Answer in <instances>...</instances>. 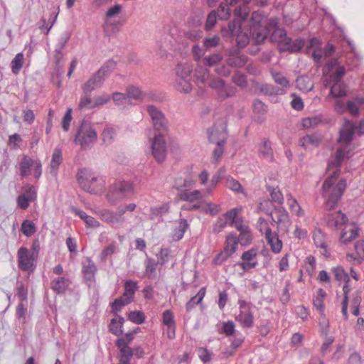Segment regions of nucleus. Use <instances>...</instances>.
I'll return each mask as SVG.
<instances>
[{"mask_svg": "<svg viewBox=\"0 0 364 364\" xmlns=\"http://www.w3.org/2000/svg\"><path fill=\"white\" fill-rule=\"evenodd\" d=\"M321 143V138L317 135H306L304 136L300 141L301 146H305L307 144H311L317 146Z\"/></svg>", "mask_w": 364, "mask_h": 364, "instance_id": "42", "label": "nucleus"}, {"mask_svg": "<svg viewBox=\"0 0 364 364\" xmlns=\"http://www.w3.org/2000/svg\"><path fill=\"white\" fill-rule=\"evenodd\" d=\"M209 141L216 145L225 144L228 134L223 122L215 124L208 130Z\"/></svg>", "mask_w": 364, "mask_h": 364, "instance_id": "9", "label": "nucleus"}, {"mask_svg": "<svg viewBox=\"0 0 364 364\" xmlns=\"http://www.w3.org/2000/svg\"><path fill=\"white\" fill-rule=\"evenodd\" d=\"M121 23L119 21H112L107 19L103 26L105 34L110 36L116 34L119 31Z\"/></svg>", "mask_w": 364, "mask_h": 364, "instance_id": "26", "label": "nucleus"}, {"mask_svg": "<svg viewBox=\"0 0 364 364\" xmlns=\"http://www.w3.org/2000/svg\"><path fill=\"white\" fill-rule=\"evenodd\" d=\"M225 186L235 191V192H242L243 189L242 188L241 184L236 180H235L232 177L228 176L226 179Z\"/></svg>", "mask_w": 364, "mask_h": 364, "instance_id": "50", "label": "nucleus"}, {"mask_svg": "<svg viewBox=\"0 0 364 364\" xmlns=\"http://www.w3.org/2000/svg\"><path fill=\"white\" fill-rule=\"evenodd\" d=\"M259 153L262 158L270 161L273 160V151L271 147V143L268 139H262V144L259 146Z\"/></svg>", "mask_w": 364, "mask_h": 364, "instance_id": "21", "label": "nucleus"}, {"mask_svg": "<svg viewBox=\"0 0 364 364\" xmlns=\"http://www.w3.org/2000/svg\"><path fill=\"white\" fill-rule=\"evenodd\" d=\"M259 90L265 95H273L279 94V88L271 85L264 84L261 85Z\"/></svg>", "mask_w": 364, "mask_h": 364, "instance_id": "53", "label": "nucleus"}, {"mask_svg": "<svg viewBox=\"0 0 364 364\" xmlns=\"http://www.w3.org/2000/svg\"><path fill=\"white\" fill-rule=\"evenodd\" d=\"M237 89L235 87L231 85H227L225 82L223 86L221 87L220 90L217 92L219 97L221 99H225L228 97H232L236 93Z\"/></svg>", "mask_w": 364, "mask_h": 364, "instance_id": "33", "label": "nucleus"}, {"mask_svg": "<svg viewBox=\"0 0 364 364\" xmlns=\"http://www.w3.org/2000/svg\"><path fill=\"white\" fill-rule=\"evenodd\" d=\"M236 319L241 322L244 327L250 328L253 325V315L249 311L247 313L242 315V313L236 317Z\"/></svg>", "mask_w": 364, "mask_h": 364, "instance_id": "41", "label": "nucleus"}, {"mask_svg": "<svg viewBox=\"0 0 364 364\" xmlns=\"http://www.w3.org/2000/svg\"><path fill=\"white\" fill-rule=\"evenodd\" d=\"M68 285V280L63 277H60L52 282L51 288L56 293L62 294L65 292Z\"/></svg>", "mask_w": 364, "mask_h": 364, "instance_id": "24", "label": "nucleus"}, {"mask_svg": "<svg viewBox=\"0 0 364 364\" xmlns=\"http://www.w3.org/2000/svg\"><path fill=\"white\" fill-rule=\"evenodd\" d=\"M21 229L26 237L31 236L36 231L35 224L29 220H26L22 223Z\"/></svg>", "mask_w": 364, "mask_h": 364, "instance_id": "40", "label": "nucleus"}, {"mask_svg": "<svg viewBox=\"0 0 364 364\" xmlns=\"http://www.w3.org/2000/svg\"><path fill=\"white\" fill-rule=\"evenodd\" d=\"M119 350V362L122 363L129 364L132 358L133 357L132 348L128 346H122L117 347Z\"/></svg>", "mask_w": 364, "mask_h": 364, "instance_id": "30", "label": "nucleus"}, {"mask_svg": "<svg viewBox=\"0 0 364 364\" xmlns=\"http://www.w3.org/2000/svg\"><path fill=\"white\" fill-rule=\"evenodd\" d=\"M205 294V288H201L198 294L193 296L189 301L187 302L186 305V310L188 311H191L193 308L196 306L198 304H200L203 300L204 296Z\"/></svg>", "mask_w": 364, "mask_h": 364, "instance_id": "35", "label": "nucleus"}, {"mask_svg": "<svg viewBox=\"0 0 364 364\" xmlns=\"http://www.w3.org/2000/svg\"><path fill=\"white\" fill-rule=\"evenodd\" d=\"M235 324L232 321L223 323L222 332L227 336H232L235 333Z\"/></svg>", "mask_w": 364, "mask_h": 364, "instance_id": "58", "label": "nucleus"}, {"mask_svg": "<svg viewBox=\"0 0 364 364\" xmlns=\"http://www.w3.org/2000/svg\"><path fill=\"white\" fill-rule=\"evenodd\" d=\"M112 100L114 104L117 106L124 105L126 104L132 105V102L129 101V97L127 96L126 93L122 92H114L112 95Z\"/></svg>", "mask_w": 364, "mask_h": 364, "instance_id": "44", "label": "nucleus"}, {"mask_svg": "<svg viewBox=\"0 0 364 364\" xmlns=\"http://www.w3.org/2000/svg\"><path fill=\"white\" fill-rule=\"evenodd\" d=\"M358 236V229L356 228H351L349 231V235L347 232H343L341 233V238L343 240L344 243L350 242Z\"/></svg>", "mask_w": 364, "mask_h": 364, "instance_id": "57", "label": "nucleus"}, {"mask_svg": "<svg viewBox=\"0 0 364 364\" xmlns=\"http://www.w3.org/2000/svg\"><path fill=\"white\" fill-rule=\"evenodd\" d=\"M62 162L61 151L58 149H55L52 156V159L50 164V174L56 176L57 170L59 165Z\"/></svg>", "mask_w": 364, "mask_h": 364, "instance_id": "28", "label": "nucleus"}, {"mask_svg": "<svg viewBox=\"0 0 364 364\" xmlns=\"http://www.w3.org/2000/svg\"><path fill=\"white\" fill-rule=\"evenodd\" d=\"M23 55L18 53L11 61V70L14 74L18 73L23 66Z\"/></svg>", "mask_w": 364, "mask_h": 364, "instance_id": "45", "label": "nucleus"}, {"mask_svg": "<svg viewBox=\"0 0 364 364\" xmlns=\"http://www.w3.org/2000/svg\"><path fill=\"white\" fill-rule=\"evenodd\" d=\"M176 87L180 92H190L192 90L191 78H176Z\"/></svg>", "mask_w": 364, "mask_h": 364, "instance_id": "32", "label": "nucleus"}, {"mask_svg": "<svg viewBox=\"0 0 364 364\" xmlns=\"http://www.w3.org/2000/svg\"><path fill=\"white\" fill-rule=\"evenodd\" d=\"M336 279L338 282L343 281L345 283L349 282V276L342 267H338L333 269Z\"/></svg>", "mask_w": 364, "mask_h": 364, "instance_id": "47", "label": "nucleus"}, {"mask_svg": "<svg viewBox=\"0 0 364 364\" xmlns=\"http://www.w3.org/2000/svg\"><path fill=\"white\" fill-rule=\"evenodd\" d=\"M355 129L356 127L353 122L348 119H346L343 127L340 130L338 141L346 144L350 143L353 140Z\"/></svg>", "mask_w": 364, "mask_h": 364, "instance_id": "15", "label": "nucleus"}, {"mask_svg": "<svg viewBox=\"0 0 364 364\" xmlns=\"http://www.w3.org/2000/svg\"><path fill=\"white\" fill-rule=\"evenodd\" d=\"M241 21L243 20L238 18V19L229 22L228 28L223 27L221 28L223 36L225 38L235 36V34H237V33H238L241 29Z\"/></svg>", "mask_w": 364, "mask_h": 364, "instance_id": "17", "label": "nucleus"}, {"mask_svg": "<svg viewBox=\"0 0 364 364\" xmlns=\"http://www.w3.org/2000/svg\"><path fill=\"white\" fill-rule=\"evenodd\" d=\"M278 23L277 18H267L261 11H254L250 21L241 22V29L237 34L236 42L239 47H245L252 38L256 43L261 44L267 38V30Z\"/></svg>", "mask_w": 364, "mask_h": 364, "instance_id": "1", "label": "nucleus"}, {"mask_svg": "<svg viewBox=\"0 0 364 364\" xmlns=\"http://www.w3.org/2000/svg\"><path fill=\"white\" fill-rule=\"evenodd\" d=\"M253 107L257 113L264 114L267 112V106L259 100L254 101Z\"/></svg>", "mask_w": 364, "mask_h": 364, "instance_id": "64", "label": "nucleus"}, {"mask_svg": "<svg viewBox=\"0 0 364 364\" xmlns=\"http://www.w3.org/2000/svg\"><path fill=\"white\" fill-rule=\"evenodd\" d=\"M350 156V151H346V148H340L338 149L335 154V158L330 162V166L339 167L343 159L346 158H349Z\"/></svg>", "mask_w": 364, "mask_h": 364, "instance_id": "22", "label": "nucleus"}, {"mask_svg": "<svg viewBox=\"0 0 364 364\" xmlns=\"http://www.w3.org/2000/svg\"><path fill=\"white\" fill-rule=\"evenodd\" d=\"M146 111L151 118L153 128L157 134H167L168 122L164 113L156 106L149 105Z\"/></svg>", "mask_w": 364, "mask_h": 364, "instance_id": "5", "label": "nucleus"}, {"mask_svg": "<svg viewBox=\"0 0 364 364\" xmlns=\"http://www.w3.org/2000/svg\"><path fill=\"white\" fill-rule=\"evenodd\" d=\"M134 338V336L131 332H129L126 334H124V336L118 338L116 342L115 345L117 347H121L122 346H129V344L132 343Z\"/></svg>", "mask_w": 364, "mask_h": 364, "instance_id": "49", "label": "nucleus"}, {"mask_svg": "<svg viewBox=\"0 0 364 364\" xmlns=\"http://www.w3.org/2000/svg\"><path fill=\"white\" fill-rule=\"evenodd\" d=\"M180 199L186 201L193 202L201 198V193L199 191L192 192L181 191L178 194Z\"/></svg>", "mask_w": 364, "mask_h": 364, "instance_id": "37", "label": "nucleus"}, {"mask_svg": "<svg viewBox=\"0 0 364 364\" xmlns=\"http://www.w3.org/2000/svg\"><path fill=\"white\" fill-rule=\"evenodd\" d=\"M97 138L95 130L92 127L90 122L82 120L75 138V142L80 144L83 149L94 144Z\"/></svg>", "mask_w": 364, "mask_h": 364, "instance_id": "4", "label": "nucleus"}, {"mask_svg": "<svg viewBox=\"0 0 364 364\" xmlns=\"http://www.w3.org/2000/svg\"><path fill=\"white\" fill-rule=\"evenodd\" d=\"M82 272L86 280L92 281L94 279L97 267L90 258H87L85 261L82 262Z\"/></svg>", "mask_w": 364, "mask_h": 364, "instance_id": "19", "label": "nucleus"}, {"mask_svg": "<svg viewBox=\"0 0 364 364\" xmlns=\"http://www.w3.org/2000/svg\"><path fill=\"white\" fill-rule=\"evenodd\" d=\"M129 319L134 323L141 324L144 322V314L139 311H131L129 314Z\"/></svg>", "mask_w": 364, "mask_h": 364, "instance_id": "48", "label": "nucleus"}, {"mask_svg": "<svg viewBox=\"0 0 364 364\" xmlns=\"http://www.w3.org/2000/svg\"><path fill=\"white\" fill-rule=\"evenodd\" d=\"M232 80L234 83H235L237 86L244 87L247 85V77L246 75L241 74L240 72H236L232 77Z\"/></svg>", "mask_w": 364, "mask_h": 364, "instance_id": "52", "label": "nucleus"}, {"mask_svg": "<svg viewBox=\"0 0 364 364\" xmlns=\"http://www.w3.org/2000/svg\"><path fill=\"white\" fill-rule=\"evenodd\" d=\"M176 78H191L193 66L190 63H179L175 68Z\"/></svg>", "mask_w": 364, "mask_h": 364, "instance_id": "18", "label": "nucleus"}, {"mask_svg": "<svg viewBox=\"0 0 364 364\" xmlns=\"http://www.w3.org/2000/svg\"><path fill=\"white\" fill-rule=\"evenodd\" d=\"M132 301V299L124 298V296L116 299L111 304L112 313L114 316H117L118 312L122 310V307L129 304Z\"/></svg>", "mask_w": 364, "mask_h": 364, "instance_id": "29", "label": "nucleus"}, {"mask_svg": "<svg viewBox=\"0 0 364 364\" xmlns=\"http://www.w3.org/2000/svg\"><path fill=\"white\" fill-rule=\"evenodd\" d=\"M252 237L248 228L240 231L238 238L237 237V242H239L242 245L250 243Z\"/></svg>", "mask_w": 364, "mask_h": 364, "instance_id": "51", "label": "nucleus"}, {"mask_svg": "<svg viewBox=\"0 0 364 364\" xmlns=\"http://www.w3.org/2000/svg\"><path fill=\"white\" fill-rule=\"evenodd\" d=\"M101 219L112 225L122 224L125 221L124 211L117 209V212H112L108 210H102L100 213Z\"/></svg>", "mask_w": 364, "mask_h": 364, "instance_id": "11", "label": "nucleus"}, {"mask_svg": "<svg viewBox=\"0 0 364 364\" xmlns=\"http://www.w3.org/2000/svg\"><path fill=\"white\" fill-rule=\"evenodd\" d=\"M217 12L213 10L210 12L208 15L206 23L205 25V28L208 31L212 29V28L215 26L217 21Z\"/></svg>", "mask_w": 364, "mask_h": 364, "instance_id": "56", "label": "nucleus"}, {"mask_svg": "<svg viewBox=\"0 0 364 364\" xmlns=\"http://www.w3.org/2000/svg\"><path fill=\"white\" fill-rule=\"evenodd\" d=\"M132 193L133 186L130 182L119 181L110 187L107 198L109 203L114 205Z\"/></svg>", "mask_w": 364, "mask_h": 364, "instance_id": "6", "label": "nucleus"}, {"mask_svg": "<svg viewBox=\"0 0 364 364\" xmlns=\"http://www.w3.org/2000/svg\"><path fill=\"white\" fill-rule=\"evenodd\" d=\"M18 267L23 271H28L33 265V256L27 248L21 247L18 251Z\"/></svg>", "mask_w": 364, "mask_h": 364, "instance_id": "12", "label": "nucleus"}, {"mask_svg": "<svg viewBox=\"0 0 364 364\" xmlns=\"http://www.w3.org/2000/svg\"><path fill=\"white\" fill-rule=\"evenodd\" d=\"M23 193L22 196H24L26 198H27L29 200L32 201L36 199V191L33 186H26L23 188Z\"/></svg>", "mask_w": 364, "mask_h": 364, "instance_id": "61", "label": "nucleus"}, {"mask_svg": "<svg viewBox=\"0 0 364 364\" xmlns=\"http://www.w3.org/2000/svg\"><path fill=\"white\" fill-rule=\"evenodd\" d=\"M247 59L245 55L239 54L237 52L235 51L229 55L226 63L232 68H242L246 64Z\"/></svg>", "mask_w": 364, "mask_h": 364, "instance_id": "16", "label": "nucleus"}, {"mask_svg": "<svg viewBox=\"0 0 364 364\" xmlns=\"http://www.w3.org/2000/svg\"><path fill=\"white\" fill-rule=\"evenodd\" d=\"M127 96L129 97V102H132V100H139L141 99L142 92L141 91L135 86H129L127 88Z\"/></svg>", "mask_w": 364, "mask_h": 364, "instance_id": "43", "label": "nucleus"}, {"mask_svg": "<svg viewBox=\"0 0 364 364\" xmlns=\"http://www.w3.org/2000/svg\"><path fill=\"white\" fill-rule=\"evenodd\" d=\"M221 45V39L220 38L217 36L214 35L212 36H209L207 38H205L203 39V48L205 50H210L213 48H216Z\"/></svg>", "mask_w": 364, "mask_h": 364, "instance_id": "36", "label": "nucleus"}, {"mask_svg": "<svg viewBox=\"0 0 364 364\" xmlns=\"http://www.w3.org/2000/svg\"><path fill=\"white\" fill-rule=\"evenodd\" d=\"M339 173L340 170L338 169L325 180L322 186L323 193H326V192L330 191L333 185L335 183L337 178L338 177Z\"/></svg>", "mask_w": 364, "mask_h": 364, "instance_id": "39", "label": "nucleus"}, {"mask_svg": "<svg viewBox=\"0 0 364 364\" xmlns=\"http://www.w3.org/2000/svg\"><path fill=\"white\" fill-rule=\"evenodd\" d=\"M73 211L90 227L97 228L100 225V223L93 217L87 215L84 211L73 208Z\"/></svg>", "mask_w": 364, "mask_h": 364, "instance_id": "31", "label": "nucleus"}, {"mask_svg": "<svg viewBox=\"0 0 364 364\" xmlns=\"http://www.w3.org/2000/svg\"><path fill=\"white\" fill-rule=\"evenodd\" d=\"M267 190L270 193L272 199L273 201L278 203L279 204H282L284 202L283 196L279 190H276V188L267 187Z\"/></svg>", "mask_w": 364, "mask_h": 364, "instance_id": "55", "label": "nucleus"}, {"mask_svg": "<svg viewBox=\"0 0 364 364\" xmlns=\"http://www.w3.org/2000/svg\"><path fill=\"white\" fill-rule=\"evenodd\" d=\"M124 289L125 292L124 293L123 296L129 298L128 296H129V299H132L133 295L137 289L136 284L132 280H127L125 282Z\"/></svg>", "mask_w": 364, "mask_h": 364, "instance_id": "46", "label": "nucleus"}, {"mask_svg": "<svg viewBox=\"0 0 364 364\" xmlns=\"http://www.w3.org/2000/svg\"><path fill=\"white\" fill-rule=\"evenodd\" d=\"M226 243L227 245L224 250L221 252L216 258V260H219L220 262L227 259L235 252L237 245V236L232 234L230 235L227 237Z\"/></svg>", "mask_w": 364, "mask_h": 364, "instance_id": "13", "label": "nucleus"}, {"mask_svg": "<svg viewBox=\"0 0 364 364\" xmlns=\"http://www.w3.org/2000/svg\"><path fill=\"white\" fill-rule=\"evenodd\" d=\"M122 326H119L117 323V318H112L110 321L109 324V331L114 334L115 336H120L122 334L123 331L122 329Z\"/></svg>", "mask_w": 364, "mask_h": 364, "instance_id": "60", "label": "nucleus"}, {"mask_svg": "<svg viewBox=\"0 0 364 364\" xmlns=\"http://www.w3.org/2000/svg\"><path fill=\"white\" fill-rule=\"evenodd\" d=\"M265 235L272 250L275 253L279 252L282 247V241L278 237H272V230L269 228L266 230Z\"/></svg>", "mask_w": 364, "mask_h": 364, "instance_id": "23", "label": "nucleus"}, {"mask_svg": "<svg viewBox=\"0 0 364 364\" xmlns=\"http://www.w3.org/2000/svg\"><path fill=\"white\" fill-rule=\"evenodd\" d=\"M217 15L221 19H227L230 15L228 6L226 4L223 5V4H220L218 9Z\"/></svg>", "mask_w": 364, "mask_h": 364, "instance_id": "63", "label": "nucleus"}, {"mask_svg": "<svg viewBox=\"0 0 364 364\" xmlns=\"http://www.w3.org/2000/svg\"><path fill=\"white\" fill-rule=\"evenodd\" d=\"M330 90V95L333 97H342L346 95V85L343 82H333Z\"/></svg>", "mask_w": 364, "mask_h": 364, "instance_id": "27", "label": "nucleus"}, {"mask_svg": "<svg viewBox=\"0 0 364 364\" xmlns=\"http://www.w3.org/2000/svg\"><path fill=\"white\" fill-rule=\"evenodd\" d=\"M72 120V109L68 108L63 118L62 127L64 131L67 132L69 129L70 124Z\"/></svg>", "mask_w": 364, "mask_h": 364, "instance_id": "59", "label": "nucleus"}, {"mask_svg": "<svg viewBox=\"0 0 364 364\" xmlns=\"http://www.w3.org/2000/svg\"><path fill=\"white\" fill-rule=\"evenodd\" d=\"M274 211L276 216H273L272 214V224L276 223H285L289 220V215L287 210L283 207H274Z\"/></svg>", "mask_w": 364, "mask_h": 364, "instance_id": "20", "label": "nucleus"}, {"mask_svg": "<svg viewBox=\"0 0 364 364\" xmlns=\"http://www.w3.org/2000/svg\"><path fill=\"white\" fill-rule=\"evenodd\" d=\"M166 134H155L153 138L150 139L151 154L159 163L163 162L166 157L167 147L164 138Z\"/></svg>", "mask_w": 364, "mask_h": 364, "instance_id": "7", "label": "nucleus"}, {"mask_svg": "<svg viewBox=\"0 0 364 364\" xmlns=\"http://www.w3.org/2000/svg\"><path fill=\"white\" fill-rule=\"evenodd\" d=\"M277 18L279 20L278 18ZM278 24L279 23L275 26L267 29L268 31L267 37L272 31L269 36V41L272 43H277V48L280 53L287 51L297 53L300 51L305 45V41L302 38H296L292 41L291 38L287 36L284 29L278 28Z\"/></svg>", "mask_w": 364, "mask_h": 364, "instance_id": "2", "label": "nucleus"}, {"mask_svg": "<svg viewBox=\"0 0 364 364\" xmlns=\"http://www.w3.org/2000/svg\"><path fill=\"white\" fill-rule=\"evenodd\" d=\"M188 228V224L187 220L186 219H181L179 222L178 226L173 231V239L175 241L181 240Z\"/></svg>", "mask_w": 364, "mask_h": 364, "instance_id": "34", "label": "nucleus"}, {"mask_svg": "<svg viewBox=\"0 0 364 364\" xmlns=\"http://www.w3.org/2000/svg\"><path fill=\"white\" fill-rule=\"evenodd\" d=\"M223 60V56L220 53H213L202 59V63L205 66L212 67L217 65Z\"/></svg>", "mask_w": 364, "mask_h": 364, "instance_id": "38", "label": "nucleus"}, {"mask_svg": "<svg viewBox=\"0 0 364 364\" xmlns=\"http://www.w3.org/2000/svg\"><path fill=\"white\" fill-rule=\"evenodd\" d=\"M77 181L84 191L92 194H97L100 190L98 187L92 186V183L97 181V178L87 168H81L78 171Z\"/></svg>", "mask_w": 364, "mask_h": 364, "instance_id": "8", "label": "nucleus"}, {"mask_svg": "<svg viewBox=\"0 0 364 364\" xmlns=\"http://www.w3.org/2000/svg\"><path fill=\"white\" fill-rule=\"evenodd\" d=\"M323 220L326 225L331 228H337L348 222L347 216L342 213L341 210L326 214Z\"/></svg>", "mask_w": 364, "mask_h": 364, "instance_id": "14", "label": "nucleus"}, {"mask_svg": "<svg viewBox=\"0 0 364 364\" xmlns=\"http://www.w3.org/2000/svg\"><path fill=\"white\" fill-rule=\"evenodd\" d=\"M274 207L275 206L269 200H264V202L260 203L258 205L259 210L264 212L269 216H272V214H273Z\"/></svg>", "mask_w": 364, "mask_h": 364, "instance_id": "54", "label": "nucleus"}, {"mask_svg": "<svg viewBox=\"0 0 364 364\" xmlns=\"http://www.w3.org/2000/svg\"><path fill=\"white\" fill-rule=\"evenodd\" d=\"M346 187V181L345 179H341L335 187L332 188L330 195L328 196L326 203V209L331 211L335 208L338 200H340L343 193Z\"/></svg>", "mask_w": 364, "mask_h": 364, "instance_id": "10", "label": "nucleus"}, {"mask_svg": "<svg viewBox=\"0 0 364 364\" xmlns=\"http://www.w3.org/2000/svg\"><path fill=\"white\" fill-rule=\"evenodd\" d=\"M35 161L28 156H24L20 164V175L21 177L27 176L34 165Z\"/></svg>", "mask_w": 364, "mask_h": 364, "instance_id": "25", "label": "nucleus"}, {"mask_svg": "<svg viewBox=\"0 0 364 364\" xmlns=\"http://www.w3.org/2000/svg\"><path fill=\"white\" fill-rule=\"evenodd\" d=\"M17 295L21 301L27 300L28 290L22 282L17 283Z\"/></svg>", "mask_w": 364, "mask_h": 364, "instance_id": "62", "label": "nucleus"}, {"mask_svg": "<svg viewBox=\"0 0 364 364\" xmlns=\"http://www.w3.org/2000/svg\"><path fill=\"white\" fill-rule=\"evenodd\" d=\"M116 63L109 60L107 61L91 77L82 85L85 93L91 92L95 89L101 87L105 78L114 70Z\"/></svg>", "mask_w": 364, "mask_h": 364, "instance_id": "3", "label": "nucleus"}]
</instances>
